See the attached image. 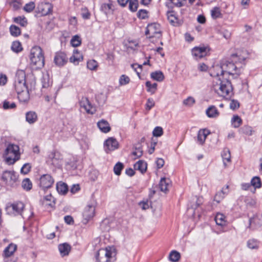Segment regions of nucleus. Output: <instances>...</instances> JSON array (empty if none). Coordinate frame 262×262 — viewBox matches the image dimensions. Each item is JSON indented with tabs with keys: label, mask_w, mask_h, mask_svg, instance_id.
<instances>
[{
	"label": "nucleus",
	"mask_w": 262,
	"mask_h": 262,
	"mask_svg": "<svg viewBox=\"0 0 262 262\" xmlns=\"http://www.w3.org/2000/svg\"><path fill=\"white\" fill-rule=\"evenodd\" d=\"M145 85L147 88V91L150 93L151 94L155 93L157 89V83H151L150 81H147L145 83Z\"/></svg>",
	"instance_id": "36"
},
{
	"label": "nucleus",
	"mask_w": 262,
	"mask_h": 262,
	"mask_svg": "<svg viewBox=\"0 0 262 262\" xmlns=\"http://www.w3.org/2000/svg\"><path fill=\"white\" fill-rule=\"evenodd\" d=\"M80 107L83 108L85 111L88 113L93 114L95 110L93 107L89 99L86 97H82L80 101Z\"/></svg>",
	"instance_id": "14"
},
{
	"label": "nucleus",
	"mask_w": 262,
	"mask_h": 262,
	"mask_svg": "<svg viewBox=\"0 0 262 262\" xmlns=\"http://www.w3.org/2000/svg\"><path fill=\"white\" fill-rule=\"evenodd\" d=\"M163 134V129L162 127L160 126H157L156 127L153 131H152V135L153 136L159 137L162 136Z\"/></svg>",
	"instance_id": "47"
},
{
	"label": "nucleus",
	"mask_w": 262,
	"mask_h": 262,
	"mask_svg": "<svg viewBox=\"0 0 262 262\" xmlns=\"http://www.w3.org/2000/svg\"><path fill=\"white\" fill-rule=\"evenodd\" d=\"M207 116L209 118H215L219 115V113L216 107L213 105L209 106L206 111Z\"/></svg>",
	"instance_id": "27"
},
{
	"label": "nucleus",
	"mask_w": 262,
	"mask_h": 262,
	"mask_svg": "<svg viewBox=\"0 0 262 262\" xmlns=\"http://www.w3.org/2000/svg\"><path fill=\"white\" fill-rule=\"evenodd\" d=\"M17 249V246L14 244H9L4 250V255L6 257L12 255Z\"/></svg>",
	"instance_id": "24"
},
{
	"label": "nucleus",
	"mask_w": 262,
	"mask_h": 262,
	"mask_svg": "<svg viewBox=\"0 0 262 262\" xmlns=\"http://www.w3.org/2000/svg\"><path fill=\"white\" fill-rule=\"evenodd\" d=\"M19 148L18 145L14 144H9L5 150V154L6 156L12 154L15 157H19Z\"/></svg>",
	"instance_id": "15"
},
{
	"label": "nucleus",
	"mask_w": 262,
	"mask_h": 262,
	"mask_svg": "<svg viewBox=\"0 0 262 262\" xmlns=\"http://www.w3.org/2000/svg\"><path fill=\"white\" fill-rule=\"evenodd\" d=\"M123 167L124 165L122 163L119 162H118L114 167V173L117 176L120 175L121 171L123 169Z\"/></svg>",
	"instance_id": "44"
},
{
	"label": "nucleus",
	"mask_w": 262,
	"mask_h": 262,
	"mask_svg": "<svg viewBox=\"0 0 262 262\" xmlns=\"http://www.w3.org/2000/svg\"><path fill=\"white\" fill-rule=\"evenodd\" d=\"M30 59L32 65L36 69H41L45 64V58L42 50L40 47L35 46L32 48L30 54Z\"/></svg>",
	"instance_id": "2"
},
{
	"label": "nucleus",
	"mask_w": 262,
	"mask_h": 262,
	"mask_svg": "<svg viewBox=\"0 0 262 262\" xmlns=\"http://www.w3.org/2000/svg\"><path fill=\"white\" fill-rule=\"evenodd\" d=\"M81 40L80 37L77 35L74 36L71 40V44L73 47H78L81 45Z\"/></svg>",
	"instance_id": "41"
},
{
	"label": "nucleus",
	"mask_w": 262,
	"mask_h": 262,
	"mask_svg": "<svg viewBox=\"0 0 262 262\" xmlns=\"http://www.w3.org/2000/svg\"><path fill=\"white\" fill-rule=\"evenodd\" d=\"M14 21L19 24L20 26L25 27L27 24V21L25 17H17L14 18Z\"/></svg>",
	"instance_id": "48"
},
{
	"label": "nucleus",
	"mask_w": 262,
	"mask_h": 262,
	"mask_svg": "<svg viewBox=\"0 0 262 262\" xmlns=\"http://www.w3.org/2000/svg\"><path fill=\"white\" fill-rule=\"evenodd\" d=\"M11 49L13 51L18 53L23 50L21 45L18 41H13L11 46Z\"/></svg>",
	"instance_id": "40"
},
{
	"label": "nucleus",
	"mask_w": 262,
	"mask_h": 262,
	"mask_svg": "<svg viewBox=\"0 0 262 262\" xmlns=\"http://www.w3.org/2000/svg\"><path fill=\"white\" fill-rule=\"evenodd\" d=\"M209 51L206 47H195L192 49L191 53L193 57L197 60L206 56Z\"/></svg>",
	"instance_id": "11"
},
{
	"label": "nucleus",
	"mask_w": 262,
	"mask_h": 262,
	"mask_svg": "<svg viewBox=\"0 0 262 262\" xmlns=\"http://www.w3.org/2000/svg\"><path fill=\"white\" fill-rule=\"evenodd\" d=\"M6 156V162L9 164H14L16 161H17L19 159V157H14V158H12V157L8 156Z\"/></svg>",
	"instance_id": "59"
},
{
	"label": "nucleus",
	"mask_w": 262,
	"mask_h": 262,
	"mask_svg": "<svg viewBox=\"0 0 262 262\" xmlns=\"http://www.w3.org/2000/svg\"><path fill=\"white\" fill-rule=\"evenodd\" d=\"M195 103L194 99L192 97H189L183 101L185 105L191 106Z\"/></svg>",
	"instance_id": "55"
},
{
	"label": "nucleus",
	"mask_w": 262,
	"mask_h": 262,
	"mask_svg": "<svg viewBox=\"0 0 262 262\" xmlns=\"http://www.w3.org/2000/svg\"><path fill=\"white\" fill-rule=\"evenodd\" d=\"M238 132L241 134L251 136L253 130H252V127L248 125H244L239 129Z\"/></svg>",
	"instance_id": "32"
},
{
	"label": "nucleus",
	"mask_w": 262,
	"mask_h": 262,
	"mask_svg": "<svg viewBox=\"0 0 262 262\" xmlns=\"http://www.w3.org/2000/svg\"><path fill=\"white\" fill-rule=\"evenodd\" d=\"M31 89L23 91L22 92H16L17 97L20 102L26 104L30 100L29 91Z\"/></svg>",
	"instance_id": "18"
},
{
	"label": "nucleus",
	"mask_w": 262,
	"mask_h": 262,
	"mask_svg": "<svg viewBox=\"0 0 262 262\" xmlns=\"http://www.w3.org/2000/svg\"><path fill=\"white\" fill-rule=\"evenodd\" d=\"M222 157L225 167L227 166L226 162H230L231 155L228 149H225L222 153Z\"/></svg>",
	"instance_id": "29"
},
{
	"label": "nucleus",
	"mask_w": 262,
	"mask_h": 262,
	"mask_svg": "<svg viewBox=\"0 0 262 262\" xmlns=\"http://www.w3.org/2000/svg\"><path fill=\"white\" fill-rule=\"evenodd\" d=\"M210 133L207 129H200L198 134V142L203 145L205 141L207 136Z\"/></svg>",
	"instance_id": "21"
},
{
	"label": "nucleus",
	"mask_w": 262,
	"mask_h": 262,
	"mask_svg": "<svg viewBox=\"0 0 262 262\" xmlns=\"http://www.w3.org/2000/svg\"><path fill=\"white\" fill-rule=\"evenodd\" d=\"M251 184L253 187H255V188H259L261 186V181L258 177H254L251 181Z\"/></svg>",
	"instance_id": "43"
},
{
	"label": "nucleus",
	"mask_w": 262,
	"mask_h": 262,
	"mask_svg": "<svg viewBox=\"0 0 262 262\" xmlns=\"http://www.w3.org/2000/svg\"><path fill=\"white\" fill-rule=\"evenodd\" d=\"M41 82L43 88H47L51 85L52 81L48 74L42 76L41 79Z\"/></svg>",
	"instance_id": "35"
},
{
	"label": "nucleus",
	"mask_w": 262,
	"mask_h": 262,
	"mask_svg": "<svg viewBox=\"0 0 262 262\" xmlns=\"http://www.w3.org/2000/svg\"><path fill=\"white\" fill-rule=\"evenodd\" d=\"M236 54H232L231 56V61L226 60H223L220 63V66L216 65L214 69L220 71L221 75H225L227 73L228 75L239 74V70L236 66L234 62H236V60L234 59L237 57Z\"/></svg>",
	"instance_id": "1"
},
{
	"label": "nucleus",
	"mask_w": 262,
	"mask_h": 262,
	"mask_svg": "<svg viewBox=\"0 0 262 262\" xmlns=\"http://www.w3.org/2000/svg\"><path fill=\"white\" fill-rule=\"evenodd\" d=\"M147 11L146 10L141 9L138 12V16L141 19H145L147 17Z\"/></svg>",
	"instance_id": "60"
},
{
	"label": "nucleus",
	"mask_w": 262,
	"mask_h": 262,
	"mask_svg": "<svg viewBox=\"0 0 262 262\" xmlns=\"http://www.w3.org/2000/svg\"><path fill=\"white\" fill-rule=\"evenodd\" d=\"M97 126L102 132L104 133H108L111 130L108 122L104 119H102L97 123Z\"/></svg>",
	"instance_id": "22"
},
{
	"label": "nucleus",
	"mask_w": 262,
	"mask_h": 262,
	"mask_svg": "<svg viewBox=\"0 0 262 262\" xmlns=\"http://www.w3.org/2000/svg\"><path fill=\"white\" fill-rule=\"evenodd\" d=\"M247 246L250 249H256L258 247V243L256 240L250 239L247 242Z\"/></svg>",
	"instance_id": "53"
},
{
	"label": "nucleus",
	"mask_w": 262,
	"mask_h": 262,
	"mask_svg": "<svg viewBox=\"0 0 262 262\" xmlns=\"http://www.w3.org/2000/svg\"><path fill=\"white\" fill-rule=\"evenodd\" d=\"M155 104L152 98H148L146 104V110L149 111Z\"/></svg>",
	"instance_id": "58"
},
{
	"label": "nucleus",
	"mask_w": 262,
	"mask_h": 262,
	"mask_svg": "<svg viewBox=\"0 0 262 262\" xmlns=\"http://www.w3.org/2000/svg\"><path fill=\"white\" fill-rule=\"evenodd\" d=\"M98 65L97 62L95 60H90L87 62V67L91 70H96Z\"/></svg>",
	"instance_id": "46"
},
{
	"label": "nucleus",
	"mask_w": 262,
	"mask_h": 262,
	"mask_svg": "<svg viewBox=\"0 0 262 262\" xmlns=\"http://www.w3.org/2000/svg\"><path fill=\"white\" fill-rule=\"evenodd\" d=\"M216 66H215L213 67V70L210 72V75L212 77H219V78H221V76L223 77L224 75H221L220 71H217L214 69V68Z\"/></svg>",
	"instance_id": "61"
},
{
	"label": "nucleus",
	"mask_w": 262,
	"mask_h": 262,
	"mask_svg": "<svg viewBox=\"0 0 262 262\" xmlns=\"http://www.w3.org/2000/svg\"><path fill=\"white\" fill-rule=\"evenodd\" d=\"M82 60V56L78 50L77 49L74 50L73 55L70 58V61L75 64H77Z\"/></svg>",
	"instance_id": "23"
},
{
	"label": "nucleus",
	"mask_w": 262,
	"mask_h": 262,
	"mask_svg": "<svg viewBox=\"0 0 262 262\" xmlns=\"http://www.w3.org/2000/svg\"><path fill=\"white\" fill-rule=\"evenodd\" d=\"M112 5L111 4H104L102 5L101 8L105 13L112 9Z\"/></svg>",
	"instance_id": "62"
},
{
	"label": "nucleus",
	"mask_w": 262,
	"mask_h": 262,
	"mask_svg": "<svg viewBox=\"0 0 262 262\" xmlns=\"http://www.w3.org/2000/svg\"><path fill=\"white\" fill-rule=\"evenodd\" d=\"M2 180L7 185L13 186L17 180V176L14 171H5L2 176Z\"/></svg>",
	"instance_id": "7"
},
{
	"label": "nucleus",
	"mask_w": 262,
	"mask_h": 262,
	"mask_svg": "<svg viewBox=\"0 0 262 262\" xmlns=\"http://www.w3.org/2000/svg\"><path fill=\"white\" fill-rule=\"evenodd\" d=\"M235 54L237 55V57L235 58L234 59L236 60V62H234V64H237L238 62L242 63L246 59V57L244 56H242L241 55H238V53H235Z\"/></svg>",
	"instance_id": "64"
},
{
	"label": "nucleus",
	"mask_w": 262,
	"mask_h": 262,
	"mask_svg": "<svg viewBox=\"0 0 262 262\" xmlns=\"http://www.w3.org/2000/svg\"><path fill=\"white\" fill-rule=\"evenodd\" d=\"M150 205H151V202L148 201V200L143 201L140 202L139 203V205L141 207V208L143 210H146V209L149 208Z\"/></svg>",
	"instance_id": "54"
},
{
	"label": "nucleus",
	"mask_w": 262,
	"mask_h": 262,
	"mask_svg": "<svg viewBox=\"0 0 262 262\" xmlns=\"http://www.w3.org/2000/svg\"><path fill=\"white\" fill-rule=\"evenodd\" d=\"M169 260L171 261L177 262L180 258V254L177 251H172L169 255Z\"/></svg>",
	"instance_id": "39"
},
{
	"label": "nucleus",
	"mask_w": 262,
	"mask_h": 262,
	"mask_svg": "<svg viewBox=\"0 0 262 262\" xmlns=\"http://www.w3.org/2000/svg\"><path fill=\"white\" fill-rule=\"evenodd\" d=\"M231 122L233 127L238 128L242 125L243 121L238 115H234L231 119Z\"/></svg>",
	"instance_id": "34"
},
{
	"label": "nucleus",
	"mask_w": 262,
	"mask_h": 262,
	"mask_svg": "<svg viewBox=\"0 0 262 262\" xmlns=\"http://www.w3.org/2000/svg\"><path fill=\"white\" fill-rule=\"evenodd\" d=\"M217 225L223 226L225 224V216L221 213H217L215 217Z\"/></svg>",
	"instance_id": "37"
},
{
	"label": "nucleus",
	"mask_w": 262,
	"mask_h": 262,
	"mask_svg": "<svg viewBox=\"0 0 262 262\" xmlns=\"http://www.w3.org/2000/svg\"><path fill=\"white\" fill-rule=\"evenodd\" d=\"M31 168V166L29 163L25 164L20 169L21 173L26 174L29 172Z\"/></svg>",
	"instance_id": "52"
},
{
	"label": "nucleus",
	"mask_w": 262,
	"mask_h": 262,
	"mask_svg": "<svg viewBox=\"0 0 262 262\" xmlns=\"http://www.w3.org/2000/svg\"><path fill=\"white\" fill-rule=\"evenodd\" d=\"M68 57L63 52H58L55 53L54 61L55 64L58 67L64 66L68 62Z\"/></svg>",
	"instance_id": "12"
},
{
	"label": "nucleus",
	"mask_w": 262,
	"mask_h": 262,
	"mask_svg": "<svg viewBox=\"0 0 262 262\" xmlns=\"http://www.w3.org/2000/svg\"><path fill=\"white\" fill-rule=\"evenodd\" d=\"M129 9L133 12L137 11L138 6V0H129Z\"/></svg>",
	"instance_id": "45"
},
{
	"label": "nucleus",
	"mask_w": 262,
	"mask_h": 262,
	"mask_svg": "<svg viewBox=\"0 0 262 262\" xmlns=\"http://www.w3.org/2000/svg\"><path fill=\"white\" fill-rule=\"evenodd\" d=\"M25 207V205L21 202L9 203L6 207L7 214L11 215H21Z\"/></svg>",
	"instance_id": "5"
},
{
	"label": "nucleus",
	"mask_w": 262,
	"mask_h": 262,
	"mask_svg": "<svg viewBox=\"0 0 262 262\" xmlns=\"http://www.w3.org/2000/svg\"><path fill=\"white\" fill-rule=\"evenodd\" d=\"M54 183V179L51 175L43 174L39 179V186L43 190L50 188Z\"/></svg>",
	"instance_id": "9"
},
{
	"label": "nucleus",
	"mask_w": 262,
	"mask_h": 262,
	"mask_svg": "<svg viewBox=\"0 0 262 262\" xmlns=\"http://www.w3.org/2000/svg\"><path fill=\"white\" fill-rule=\"evenodd\" d=\"M53 7L49 3H41L38 6V11L42 15H47L52 11Z\"/></svg>",
	"instance_id": "16"
},
{
	"label": "nucleus",
	"mask_w": 262,
	"mask_h": 262,
	"mask_svg": "<svg viewBox=\"0 0 262 262\" xmlns=\"http://www.w3.org/2000/svg\"><path fill=\"white\" fill-rule=\"evenodd\" d=\"M95 206L93 205H88L83 213V217L87 221L92 219L95 214Z\"/></svg>",
	"instance_id": "19"
},
{
	"label": "nucleus",
	"mask_w": 262,
	"mask_h": 262,
	"mask_svg": "<svg viewBox=\"0 0 262 262\" xmlns=\"http://www.w3.org/2000/svg\"><path fill=\"white\" fill-rule=\"evenodd\" d=\"M130 81L129 78L125 75H122L120 76L119 79V83L121 85H124L128 84Z\"/></svg>",
	"instance_id": "49"
},
{
	"label": "nucleus",
	"mask_w": 262,
	"mask_h": 262,
	"mask_svg": "<svg viewBox=\"0 0 262 262\" xmlns=\"http://www.w3.org/2000/svg\"><path fill=\"white\" fill-rule=\"evenodd\" d=\"M21 186L24 190L29 191L32 189V184L29 179L26 178L23 181Z\"/></svg>",
	"instance_id": "38"
},
{
	"label": "nucleus",
	"mask_w": 262,
	"mask_h": 262,
	"mask_svg": "<svg viewBox=\"0 0 262 262\" xmlns=\"http://www.w3.org/2000/svg\"><path fill=\"white\" fill-rule=\"evenodd\" d=\"M239 107V103L237 100H232L230 104V108L232 110L238 108Z\"/></svg>",
	"instance_id": "57"
},
{
	"label": "nucleus",
	"mask_w": 262,
	"mask_h": 262,
	"mask_svg": "<svg viewBox=\"0 0 262 262\" xmlns=\"http://www.w3.org/2000/svg\"><path fill=\"white\" fill-rule=\"evenodd\" d=\"M33 77H27L23 70H18L16 73L14 82H30Z\"/></svg>",
	"instance_id": "17"
},
{
	"label": "nucleus",
	"mask_w": 262,
	"mask_h": 262,
	"mask_svg": "<svg viewBox=\"0 0 262 262\" xmlns=\"http://www.w3.org/2000/svg\"><path fill=\"white\" fill-rule=\"evenodd\" d=\"M169 180L163 178L161 179L159 186L161 191L166 192L169 185Z\"/></svg>",
	"instance_id": "33"
},
{
	"label": "nucleus",
	"mask_w": 262,
	"mask_h": 262,
	"mask_svg": "<svg viewBox=\"0 0 262 262\" xmlns=\"http://www.w3.org/2000/svg\"><path fill=\"white\" fill-rule=\"evenodd\" d=\"M58 250L62 256L68 255L71 250V246L67 243L60 244L58 246Z\"/></svg>",
	"instance_id": "25"
},
{
	"label": "nucleus",
	"mask_w": 262,
	"mask_h": 262,
	"mask_svg": "<svg viewBox=\"0 0 262 262\" xmlns=\"http://www.w3.org/2000/svg\"><path fill=\"white\" fill-rule=\"evenodd\" d=\"M38 119V116L34 111H29L26 113V121L30 124L35 123Z\"/></svg>",
	"instance_id": "20"
},
{
	"label": "nucleus",
	"mask_w": 262,
	"mask_h": 262,
	"mask_svg": "<svg viewBox=\"0 0 262 262\" xmlns=\"http://www.w3.org/2000/svg\"><path fill=\"white\" fill-rule=\"evenodd\" d=\"M11 34L13 36H17L20 34V30L19 27L11 25L10 27Z\"/></svg>",
	"instance_id": "42"
},
{
	"label": "nucleus",
	"mask_w": 262,
	"mask_h": 262,
	"mask_svg": "<svg viewBox=\"0 0 262 262\" xmlns=\"http://www.w3.org/2000/svg\"><path fill=\"white\" fill-rule=\"evenodd\" d=\"M225 195L222 194L220 191L217 192L214 198V201L219 203L225 197Z\"/></svg>",
	"instance_id": "56"
},
{
	"label": "nucleus",
	"mask_w": 262,
	"mask_h": 262,
	"mask_svg": "<svg viewBox=\"0 0 262 262\" xmlns=\"http://www.w3.org/2000/svg\"><path fill=\"white\" fill-rule=\"evenodd\" d=\"M118 145L119 144L117 140L113 137H111L105 141L104 148L105 151L108 152L109 151L114 150L118 148Z\"/></svg>",
	"instance_id": "13"
},
{
	"label": "nucleus",
	"mask_w": 262,
	"mask_h": 262,
	"mask_svg": "<svg viewBox=\"0 0 262 262\" xmlns=\"http://www.w3.org/2000/svg\"><path fill=\"white\" fill-rule=\"evenodd\" d=\"M116 255L115 252L113 251L111 248L100 249L96 254V259L97 262H108L112 261V259Z\"/></svg>",
	"instance_id": "4"
},
{
	"label": "nucleus",
	"mask_w": 262,
	"mask_h": 262,
	"mask_svg": "<svg viewBox=\"0 0 262 262\" xmlns=\"http://www.w3.org/2000/svg\"><path fill=\"white\" fill-rule=\"evenodd\" d=\"M134 168L144 173L147 169V163L142 160H139L135 164Z\"/></svg>",
	"instance_id": "26"
},
{
	"label": "nucleus",
	"mask_w": 262,
	"mask_h": 262,
	"mask_svg": "<svg viewBox=\"0 0 262 262\" xmlns=\"http://www.w3.org/2000/svg\"><path fill=\"white\" fill-rule=\"evenodd\" d=\"M35 4L33 2H30L25 5L24 9L27 12H32L35 8Z\"/></svg>",
	"instance_id": "51"
},
{
	"label": "nucleus",
	"mask_w": 262,
	"mask_h": 262,
	"mask_svg": "<svg viewBox=\"0 0 262 262\" xmlns=\"http://www.w3.org/2000/svg\"><path fill=\"white\" fill-rule=\"evenodd\" d=\"M186 0H177V2H175V0L173 1V2H171L172 4L174 5L175 6L178 7H181L185 5Z\"/></svg>",
	"instance_id": "63"
},
{
	"label": "nucleus",
	"mask_w": 262,
	"mask_h": 262,
	"mask_svg": "<svg viewBox=\"0 0 262 262\" xmlns=\"http://www.w3.org/2000/svg\"><path fill=\"white\" fill-rule=\"evenodd\" d=\"M211 17L213 19H216L223 17L221 9L219 7H215L211 10Z\"/></svg>",
	"instance_id": "31"
},
{
	"label": "nucleus",
	"mask_w": 262,
	"mask_h": 262,
	"mask_svg": "<svg viewBox=\"0 0 262 262\" xmlns=\"http://www.w3.org/2000/svg\"><path fill=\"white\" fill-rule=\"evenodd\" d=\"M35 81L32 78L30 82H14V88L16 92H22L28 89H32L35 86Z\"/></svg>",
	"instance_id": "10"
},
{
	"label": "nucleus",
	"mask_w": 262,
	"mask_h": 262,
	"mask_svg": "<svg viewBox=\"0 0 262 262\" xmlns=\"http://www.w3.org/2000/svg\"><path fill=\"white\" fill-rule=\"evenodd\" d=\"M16 107V104L14 102H10L7 100L3 102V108L5 110L12 109Z\"/></svg>",
	"instance_id": "50"
},
{
	"label": "nucleus",
	"mask_w": 262,
	"mask_h": 262,
	"mask_svg": "<svg viewBox=\"0 0 262 262\" xmlns=\"http://www.w3.org/2000/svg\"><path fill=\"white\" fill-rule=\"evenodd\" d=\"M150 77L152 79L159 82L162 81L164 79V74L160 71L152 72L150 74Z\"/></svg>",
	"instance_id": "30"
},
{
	"label": "nucleus",
	"mask_w": 262,
	"mask_h": 262,
	"mask_svg": "<svg viewBox=\"0 0 262 262\" xmlns=\"http://www.w3.org/2000/svg\"><path fill=\"white\" fill-rule=\"evenodd\" d=\"M146 35H149V37H159L161 35L160 25L157 23H152L147 26L145 31Z\"/></svg>",
	"instance_id": "8"
},
{
	"label": "nucleus",
	"mask_w": 262,
	"mask_h": 262,
	"mask_svg": "<svg viewBox=\"0 0 262 262\" xmlns=\"http://www.w3.org/2000/svg\"><path fill=\"white\" fill-rule=\"evenodd\" d=\"M220 81L219 89L214 87V90L219 95L225 97L230 96L232 93L233 88L230 81L226 79H221L219 78Z\"/></svg>",
	"instance_id": "3"
},
{
	"label": "nucleus",
	"mask_w": 262,
	"mask_h": 262,
	"mask_svg": "<svg viewBox=\"0 0 262 262\" xmlns=\"http://www.w3.org/2000/svg\"><path fill=\"white\" fill-rule=\"evenodd\" d=\"M48 161L54 167L60 168L62 165L63 157L59 151H54L49 155Z\"/></svg>",
	"instance_id": "6"
},
{
	"label": "nucleus",
	"mask_w": 262,
	"mask_h": 262,
	"mask_svg": "<svg viewBox=\"0 0 262 262\" xmlns=\"http://www.w3.org/2000/svg\"><path fill=\"white\" fill-rule=\"evenodd\" d=\"M56 189L59 193L65 194L68 191V187L66 183L59 182L56 184Z\"/></svg>",
	"instance_id": "28"
}]
</instances>
